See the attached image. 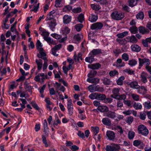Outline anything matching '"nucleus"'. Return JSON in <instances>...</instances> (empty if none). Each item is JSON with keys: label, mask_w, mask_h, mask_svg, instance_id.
I'll return each mask as SVG.
<instances>
[{"label": "nucleus", "mask_w": 151, "mask_h": 151, "mask_svg": "<svg viewBox=\"0 0 151 151\" xmlns=\"http://www.w3.org/2000/svg\"><path fill=\"white\" fill-rule=\"evenodd\" d=\"M57 24L56 23V19H52L50 21V24H49V27L52 31H54V29H55V26Z\"/></svg>", "instance_id": "nucleus-18"}, {"label": "nucleus", "mask_w": 151, "mask_h": 151, "mask_svg": "<svg viewBox=\"0 0 151 151\" xmlns=\"http://www.w3.org/2000/svg\"><path fill=\"white\" fill-rule=\"evenodd\" d=\"M44 39L45 41H47L48 43L52 44L54 43V41L50 37L45 36L44 37Z\"/></svg>", "instance_id": "nucleus-43"}, {"label": "nucleus", "mask_w": 151, "mask_h": 151, "mask_svg": "<svg viewBox=\"0 0 151 151\" xmlns=\"http://www.w3.org/2000/svg\"><path fill=\"white\" fill-rule=\"evenodd\" d=\"M140 89L138 90V93L140 94H145L147 93V90L146 87L143 86H140Z\"/></svg>", "instance_id": "nucleus-22"}, {"label": "nucleus", "mask_w": 151, "mask_h": 151, "mask_svg": "<svg viewBox=\"0 0 151 151\" xmlns=\"http://www.w3.org/2000/svg\"><path fill=\"white\" fill-rule=\"evenodd\" d=\"M24 88L27 91L29 90L32 89V86L29 85L27 82L24 83Z\"/></svg>", "instance_id": "nucleus-54"}, {"label": "nucleus", "mask_w": 151, "mask_h": 151, "mask_svg": "<svg viewBox=\"0 0 151 151\" xmlns=\"http://www.w3.org/2000/svg\"><path fill=\"white\" fill-rule=\"evenodd\" d=\"M134 136V132L132 131H129L128 134V137L129 139H133Z\"/></svg>", "instance_id": "nucleus-49"}, {"label": "nucleus", "mask_w": 151, "mask_h": 151, "mask_svg": "<svg viewBox=\"0 0 151 151\" xmlns=\"http://www.w3.org/2000/svg\"><path fill=\"white\" fill-rule=\"evenodd\" d=\"M122 59L124 60L125 61H127L129 60V55L126 53H124L122 56Z\"/></svg>", "instance_id": "nucleus-52"}, {"label": "nucleus", "mask_w": 151, "mask_h": 151, "mask_svg": "<svg viewBox=\"0 0 151 151\" xmlns=\"http://www.w3.org/2000/svg\"><path fill=\"white\" fill-rule=\"evenodd\" d=\"M97 93H94L89 95V97L91 99H97Z\"/></svg>", "instance_id": "nucleus-55"}, {"label": "nucleus", "mask_w": 151, "mask_h": 151, "mask_svg": "<svg viewBox=\"0 0 151 151\" xmlns=\"http://www.w3.org/2000/svg\"><path fill=\"white\" fill-rule=\"evenodd\" d=\"M116 41L121 45L125 44L127 42V40L124 38L122 39H116Z\"/></svg>", "instance_id": "nucleus-41"}, {"label": "nucleus", "mask_w": 151, "mask_h": 151, "mask_svg": "<svg viewBox=\"0 0 151 151\" xmlns=\"http://www.w3.org/2000/svg\"><path fill=\"white\" fill-rule=\"evenodd\" d=\"M93 131L94 134L93 138L95 140H96V135L99 132V128L97 127H93Z\"/></svg>", "instance_id": "nucleus-39"}, {"label": "nucleus", "mask_w": 151, "mask_h": 151, "mask_svg": "<svg viewBox=\"0 0 151 151\" xmlns=\"http://www.w3.org/2000/svg\"><path fill=\"white\" fill-rule=\"evenodd\" d=\"M118 101L117 103L116 106L118 107L121 108L123 106V102L121 101V100H118Z\"/></svg>", "instance_id": "nucleus-63"}, {"label": "nucleus", "mask_w": 151, "mask_h": 151, "mask_svg": "<svg viewBox=\"0 0 151 151\" xmlns=\"http://www.w3.org/2000/svg\"><path fill=\"white\" fill-rule=\"evenodd\" d=\"M97 72L95 70H91L88 75V77L93 78L97 74Z\"/></svg>", "instance_id": "nucleus-40"}, {"label": "nucleus", "mask_w": 151, "mask_h": 151, "mask_svg": "<svg viewBox=\"0 0 151 151\" xmlns=\"http://www.w3.org/2000/svg\"><path fill=\"white\" fill-rule=\"evenodd\" d=\"M109 74L110 76L111 77H114L116 75H118V73L117 71L115 70H114L111 71L109 72Z\"/></svg>", "instance_id": "nucleus-46"}, {"label": "nucleus", "mask_w": 151, "mask_h": 151, "mask_svg": "<svg viewBox=\"0 0 151 151\" xmlns=\"http://www.w3.org/2000/svg\"><path fill=\"white\" fill-rule=\"evenodd\" d=\"M97 86H95L94 85H90L88 87V89L89 91L91 92L96 91Z\"/></svg>", "instance_id": "nucleus-25"}, {"label": "nucleus", "mask_w": 151, "mask_h": 151, "mask_svg": "<svg viewBox=\"0 0 151 151\" xmlns=\"http://www.w3.org/2000/svg\"><path fill=\"white\" fill-rule=\"evenodd\" d=\"M116 113L115 112L111 111H107L105 113V116L111 119H114L116 116Z\"/></svg>", "instance_id": "nucleus-13"}, {"label": "nucleus", "mask_w": 151, "mask_h": 151, "mask_svg": "<svg viewBox=\"0 0 151 151\" xmlns=\"http://www.w3.org/2000/svg\"><path fill=\"white\" fill-rule=\"evenodd\" d=\"M39 30L40 31V33L44 37L45 36L47 37L49 35V33L48 32L44 31L43 29L42 28H40Z\"/></svg>", "instance_id": "nucleus-34"}, {"label": "nucleus", "mask_w": 151, "mask_h": 151, "mask_svg": "<svg viewBox=\"0 0 151 151\" xmlns=\"http://www.w3.org/2000/svg\"><path fill=\"white\" fill-rule=\"evenodd\" d=\"M131 96L132 98L136 101H139V96L136 94H132Z\"/></svg>", "instance_id": "nucleus-58"}, {"label": "nucleus", "mask_w": 151, "mask_h": 151, "mask_svg": "<svg viewBox=\"0 0 151 151\" xmlns=\"http://www.w3.org/2000/svg\"><path fill=\"white\" fill-rule=\"evenodd\" d=\"M100 79L97 78H92V83L97 84L99 83Z\"/></svg>", "instance_id": "nucleus-61"}, {"label": "nucleus", "mask_w": 151, "mask_h": 151, "mask_svg": "<svg viewBox=\"0 0 151 151\" xmlns=\"http://www.w3.org/2000/svg\"><path fill=\"white\" fill-rule=\"evenodd\" d=\"M67 108L68 114L70 116H71L73 113V104L72 103V100L71 99H70L68 101L67 104Z\"/></svg>", "instance_id": "nucleus-5"}, {"label": "nucleus", "mask_w": 151, "mask_h": 151, "mask_svg": "<svg viewBox=\"0 0 151 151\" xmlns=\"http://www.w3.org/2000/svg\"><path fill=\"white\" fill-rule=\"evenodd\" d=\"M43 60H44V63L43 65V71H45L47 67L48 60L47 58H44Z\"/></svg>", "instance_id": "nucleus-33"}, {"label": "nucleus", "mask_w": 151, "mask_h": 151, "mask_svg": "<svg viewBox=\"0 0 151 151\" xmlns=\"http://www.w3.org/2000/svg\"><path fill=\"white\" fill-rule=\"evenodd\" d=\"M62 31L63 34L66 35L70 32V29L68 27H66L63 28Z\"/></svg>", "instance_id": "nucleus-36"}, {"label": "nucleus", "mask_w": 151, "mask_h": 151, "mask_svg": "<svg viewBox=\"0 0 151 151\" xmlns=\"http://www.w3.org/2000/svg\"><path fill=\"white\" fill-rule=\"evenodd\" d=\"M131 49L133 51L138 52L141 50L140 47L138 45L136 44L132 45L131 47Z\"/></svg>", "instance_id": "nucleus-17"}, {"label": "nucleus", "mask_w": 151, "mask_h": 151, "mask_svg": "<svg viewBox=\"0 0 151 151\" xmlns=\"http://www.w3.org/2000/svg\"><path fill=\"white\" fill-rule=\"evenodd\" d=\"M127 84L133 88L137 89L140 88V86L138 85V82L136 81H132L130 83L128 82Z\"/></svg>", "instance_id": "nucleus-10"}, {"label": "nucleus", "mask_w": 151, "mask_h": 151, "mask_svg": "<svg viewBox=\"0 0 151 151\" xmlns=\"http://www.w3.org/2000/svg\"><path fill=\"white\" fill-rule=\"evenodd\" d=\"M144 17V13L142 12H140L137 14L136 15V18L138 19L142 20Z\"/></svg>", "instance_id": "nucleus-32"}, {"label": "nucleus", "mask_w": 151, "mask_h": 151, "mask_svg": "<svg viewBox=\"0 0 151 151\" xmlns=\"http://www.w3.org/2000/svg\"><path fill=\"white\" fill-rule=\"evenodd\" d=\"M128 34V33L127 32L125 31L121 33L118 34L117 35V36L119 38H122Z\"/></svg>", "instance_id": "nucleus-31"}, {"label": "nucleus", "mask_w": 151, "mask_h": 151, "mask_svg": "<svg viewBox=\"0 0 151 151\" xmlns=\"http://www.w3.org/2000/svg\"><path fill=\"white\" fill-rule=\"evenodd\" d=\"M128 3L129 6L131 7H134L136 5L137 3V1H135V0H128Z\"/></svg>", "instance_id": "nucleus-30"}, {"label": "nucleus", "mask_w": 151, "mask_h": 151, "mask_svg": "<svg viewBox=\"0 0 151 151\" xmlns=\"http://www.w3.org/2000/svg\"><path fill=\"white\" fill-rule=\"evenodd\" d=\"M129 30L132 33L135 34L137 32L138 29L135 26H133L130 27Z\"/></svg>", "instance_id": "nucleus-27"}, {"label": "nucleus", "mask_w": 151, "mask_h": 151, "mask_svg": "<svg viewBox=\"0 0 151 151\" xmlns=\"http://www.w3.org/2000/svg\"><path fill=\"white\" fill-rule=\"evenodd\" d=\"M91 6L93 9L96 10H99L101 8V7L99 5L95 4H91Z\"/></svg>", "instance_id": "nucleus-44"}, {"label": "nucleus", "mask_w": 151, "mask_h": 151, "mask_svg": "<svg viewBox=\"0 0 151 151\" xmlns=\"http://www.w3.org/2000/svg\"><path fill=\"white\" fill-rule=\"evenodd\" d=\"M106 136L108 139L110 140H112L114 139L115 137V134L113 131H108L106 132Z\"/></svg>", "instance_id": "nucleus-8"}, {"label": "nucleus", "mask_w": 151, "mask_h": 151, "mask_svg": "<svg viewBox=\"0 0 151 151\" xmlns=\"http://www.w3.org/2000/svg\"><path fill=\"white\" fill-rule=\"evenodd\" d=\"M142 144V145H144L142 142L140 140H135L133 141V145L137 147L140 145Z\"/></svg>", "instance_id": "nucleus-35"}, {"label": "nucleus", "mask_w": 151, "mask_h": 151, "mask_svg": "<svg viewBox=\"0 0 151 151\" xmlns=\"http://www.w3.org/2000/svg\"><path fill=\"white\" fill-rule=\"evenodd\" d=\"M35 62L37 66L38 70H41L42 66V60L41 59H36L35 60Z\"/></svg>", "instance_id": "nucleus-16"}, {"label": "nucleus", "mask_w": 151, "mask_h": 151, "mask_svg": "<svg viewBox=\"0 0 151 151\" xmlns=\"http://www.w3.org/2000/svg\"><path fill=\"white\" fill-rule=\"evenodd\" d=\"M71 17L68 15H65L63 17V21L64 23L68 24L71 20Z\"/></svg>", "instance_id": "nucleus-21"}, {"label": "nucleus", "mask_w": 151, "mask_h": 151, "mask_svg": "<svg viewBox=\"0 0 151 151\" xmlns=\"http://www.w3.org/2000/svg\"><path fill=\"white\" fill-rule=\"evenodd\" d=\"M88 40H89L92 42L94 43L98 42L95 40V37L96 35L93 32H90L88 34Z\"/></svg>", "instance_id": "nucleus-11"}, {"label": "nucleus", "mask_w": 151, "mask_h": 151, "mask_svg": "<svg viewBox=\"0 0 151 151\" xmlns=\"http://www.w3.org/2000/svg\"><path fill=\"white\" fill-rule=\"evenodd\" d=\"M139 68L140 69L141 67L142 66L143 64L146 63L147 65H149L150 64V61L148 59L146 58L141 59L139 58Z\"/></svg>", "instance_id": "nucleus-7"}, {"label": "nucleus", "mask_w": 151, "mask_h": 151, "mask_svg": "<svg viewBox=\"0 0 151 151\" xmlns=\"http://www.w3.org/2000/svg\"><path fill=\"white\" fill-rule=\"evenodd\" d=\"M101 66V65L98 63L88 65V67L89 68L93 69H97L100 68Z\"/></svg>", "instance_id": "nucleus-19"}, {"label": "nucleus", "mask_w": 151, "mask_h": 151, "mask_svg": "<svg viewBox=\"0 0 151 151\" xmlns=\"http://www.w3.org/2000/svg\"><path fill=\"white\" fill-rule=\"evenodd\" d=\"M97 99L99 100H104L106 99V96L104 94H100L97 93Z\"/></svg>", "instance_id": "nucleus-26"}, {"label": "nucleus", "mask_w": 151, "mask_h": 151, "mask_svg": "<svg viewBox=\"0 0 151 151\" xmlns=\"http://www.w3.org/2000/svg\"><path fill=\"white\" fill-rule=\"evenodd\" d=\"M146 115L144 113H140L139 118L142 120H144L146 118Z\"/></svg>", "instance_id": "nucleus-60"}, {"label": "nucleus", "mask_w": 151, "mask_h": 151, "mask_svg": "<svg viewBox=\"0 0 151 151\" xmlns=\"http://www.w3.org/2000/svg\"><path fill=\"white\" fill-rule=\"evenodd\" d=\"M116 129L118 130V132H119L120 134H122L123 133V130L120 126H117L116 127Z\"/></svg>", "instance_id": "nucleus-62"}, {"label": "nucleus", "mask_w": 151, "mask_h": 151, "mask_svg": "<svg viewBox=\"0 0 151 151\" xmlns=\"http://www.w3.org/2000/svg\"><path fill=\"white\" fill-rule=\"evenodd\" d=\"M97 19V17L96 16L91 15L90 17L89 20L91 22H96Z\"/></svg>", "instance_id": "nucleus-42"}, {"label": "nucleus", "mask_w": 151, "mask_h": 151, "mask_svg": "<svg viewBox=\"0 0 151 151\" xmlns=\"http://www.w3.org/2000/svg\"><path fill=\"white\" fill-rule=\"evenodd\" d=\"M120 147L118 144L114 143L111 144V145H107L106 146V151H119Z\"/></svg>", "instance_id": "nucleus-3"}, {"label": "nucleus", "mask_w": 151, "mask_h": 151, "mask_svg": "<svg viewBox=\"0 0 151 151\" xmlns=\"http://www.w3.org/2000/svg\"><path fill=\"white\" fill-rule=\"evenodd\" d=\"M82 55V54L81 52H79L78 55L75 54L74 55V60L76 61V62H79L80 59L81 60H83Z\"/></svg>", "instance_id": "nucleus-24"}, {"label": "nucleus", "mask_w": 151, "mask_h": 151, "mask_svg": "<svg viewBox=\"0 0 151 151\" xmlns=\"http://www.w3.org/2000/svg\"><path fill=\"white\" fill-rule=\"evenodd\" d=\"M112 19L116 20H122L124 17L123 13L119 11H116L113 12L111 14Z\"/></svg>", "instance_id": "nucleus-2"}, {"label": "nucleus", "mask_w": 151, "mask_h": 151, "mask_svg": "<svg viewBox=\"0 0 151 151\" xmlns=\"http://www.w3.org/2000/svg\"><path fill=\"white\" fill-rule=\"evenodd\" d=\"M137 63V61L134 59L129 60V64L132 66L135 65Z\"/></svg>", "instance_id": "nucleus-57"}, {"label": "nucleus", "mask_w": 151, "mask_h": 151, "mask_svg": "<svg viewBox=\"0 0 151 151\" xmlns=\"http://www.w3.org/2000/svg\"><path fill=\"white\" fill-rule=\"evenodd\" d=\"M78 20L80 23H82L84 20V16L83 14H81L78 18Z\"/></svg>", "instance_id": "nucleus-50"}, {"label": "nucleus", "mask_w": 151, "mask_h": 151, "mask_svg": "<svg viewBox=\"0 0 151 151\" xmlns=\"http://www.w3.org/2000/svg\"><path fill=\"white\" fill-rule=\"evenodd\" d=\"M148 76L147 73L145 72H142L140 75V79L141 81L144 83H146L147 82V77Z\"/></svg>", "instance_id": "nucleus-9"}, {"label": "nucleus", "mask_w": 151, "mask_h": 151, "mask_svg": "<svg viewBox=\"0 0 151 151\" xmlns=\"http://www.w3.org/2000/svg\"><path fill=\"white\" fill-rule=\"evenodd\" d=\"M55 17V15H52V14H50V13H49V14L47 15V17L45 19L46 21L48 20H51L52 19H54V17Z\"/></svg>", "instance_id": "nucleus-53"}, {"label": "nucleus", "mask_w": 151, "mask_h": 151, "mask_svg": "<svg viewBox=\"0 0 151 151\" xmlns=\"http://www.w3.org/2000/svg\"><path fill=\"white\" fill-rule=\"evenodd\" d=\"M31 104L32 105V106L35 109H36L37 110H39V108L38 106L37 105L34 101H32L31 103Z\"/></svg>", "instance_id": "nucleus-59"}, {"label": "nucleus", "mask_w": 151, "mask_h": 151, "mask_svg": "<svg viewBox=\"0 0 151 151\" xmlns=\"http://www.w3.org/2000/svg\"><path fill=\"white\" fill-rule=\"evenodd\" d=\"M82 37V35H80L79 34L75 35L74 37V40L76 42L79 41L81 39V38Z\"/></svg>", "instance_id": "nucleus-51"}, {"label": "nucleus", "mask_w": 151, "mask_h": 151, "mask_svg": "<svg viewBox=\"0 0 151 151\" xmlns=\"http://www.w3.org/2000/svg\"><path fill=\"white\" fill-rule=\"evenodd\" d=\"M144 107L147 109H150L151 108V102L149 101H146L143 104Z\"/></svg>", "instance_id": "nucleus-38"}, {"label": "nucleus", "mask_w": 151, "mask_h": 151, "mask_svg": "<svg viewBox=\"0 0 151 151\" xmlns=\"http://www.w3.org/2000/svg\"><path fill=\"white\" fill-rule=\"evenodd\" d=\"M43 127L44 130V132L45 133V134H46L47 132L46 130L48 129V128L47 127V122L46 119H45L44 121Z\"/></svg>", "instance_id": "nucleus-47"}, {"label": "nucleus", "mask_w": 151, "mask_h": 151, "mask_svg": "<svg viewBox=\"0 0 151 151\" xmlns=\"http://www.w3.org/2000/svg\"><path fill=\"white\" fill-rule=\"evenodd\" d=\"M138 29L139 33L143 35L148 33L149 31L148 29L142 26L139 27H138Z\"/></svg>", "instance_id": "nucleus-14"}, {"label": "nucleus", "mask_w": 151, "mask_h": 151, "mask_svg": "<svg viewBox=\"0 0 151 151\" xmlns=\"http://www.w3.org/2000/svg\"><path fill=\"white\" fill-rule=\"evenodd\" d=\"M83 25L81 24H76L75 26V28L78 32L81 31V29L82 28Z\"/></svg>", "instance_id": "nucleus-48"}, {"label": "nucleus", "mask_w": 151, "mask_h": 151, "mask_svg": "<svg viewBox=\"0 0 151 151\" xmlns=\"http://www.w3.org/2000/svg\"><path fill=\"white\" fill-rule=\"evenodd\" d=\"M102 122L104 124L107 126H109L111 124L110 119L106 117L103 118Z\"/></svg>", "instance_id": "nucleus-20"}, {"label": "nucleus", "mask_w": 151, "mask_h": 151, "mask_svg": "<svg viewBox=\"0 0 151 151\" xmlns=\"http://www.w3.org/2000/svg\"><path fill=\"white\" fill-rule=\"evenodd\" d=\"M117 63L121 64L119 65V66L121 67L124 66L125 65V63L124 62H122V60L121 58H119L116 60Z\"/></svg>", "instance_id": "nucleus-56"}, {"label": "nucleus", "mask_w": 151, "mask_h": 151, "mask_svg": "<svg viewBox=\"0 0 151 151\" xmlns=\"http://www.w3.org/2000/svg\"><path fill=\"white\" fill-rule=\"evenodd\" d=\"M104 102L105 103H111L113 99L109 97L106 98L104 100Z\"/></svg>", "instance_id": "nucleus-64"}, {"label": "nucleus", "mask_w": 151, "mask_h": 151, "mask_svg": "<svg viewBox=\"0 0 151 151\" xmlns=\"http://www.w3.org/2000/svg\"><path fill=\"white\" fill-rule=\"evenodd\" d=\"M138 130L139 134L145 136H146L149 133V131L146 127L143 124H141L138 127Z\"/></svg>", "instance_id": "nucleus-4"}, {"label": "nucleus", "mask_w": 151, "mask_h": 151, "mask_svg": "<svg viewBox=\"0 0 151 151\" xmlns=\"http://www.w3.org/2000/svg\"><path fill=\"white\" fill-rule=\"evenodd\" d=\"M126 38L127 40V42H128L135 43L137 42V40L134 35H132L131 36H128Z\"/></svg>", "instance_id": "nucleus-12"}, {"label": "nucleus", "mask_w": 151, "mask_h": 151, "mask_svg": "<svg viewBox=\"0 0 151 151\" xmlns=\"http://www.w3.org/2000/svg\"><path fill=\"white\" fill-rule=\"evenodd\" d=\"M97 109L102 112H107L108 111V107L105 106L100 105L98 107Z\"/></svg>", "instance_id": "nucleus-23"}, {"label": "nucleus", "mask_w": 151, "mask_h": 151, "mask_svg": "<svg viewBox=\"0 0 151 151\" xmlns=\"http://www.w3.org/2000/svg\"><path fill=\"white\" fill-rule=\"evenodd\" d=\"M133 107L136 110L141 109L142 107V105L141 104L136 102L134 104Z\"/></svg>", "instance_id": "nucleus-45"}, {"label": "nucleus", "mask_w": 151, "mask_h": 151, "mask_svg": "<svg viewBox=\"0 0 151 151\" xmlns=\"http://www.w3.org/2000/svg\"><path fill=\"white\" fill-rule=\"evenodd\" d=\"M101 81H102L103 83L105 85H109L111 84V81H110L109 79L106 78H102Z\"/></svg>", "instance_id": "nucleus-28"}, {"label": "nucleus", "mask_w": 151, "mask_h": 151, "mask_svg": "<svg viewBox=\"0 0 151 151\" xmlns=\"http://www.w3.org/2000/svg\"><path fill=\"white\" fill-rule=\"evenodd\" d=\"M39 53L40 54H37V56L39 58L42 59L43 60L44 58H47L46 57V54L45 52H40Z\"/></svg>", "instance_id": "nucleus-37"}, {"label": "nucleus", "mask_w": 151, "mask_h": 151, "mask_svg": "<svg viewBox=\"0 0 151 151\" xmlns=\"http://www.w3.org/2000/svg\"><path fill=\"white\" fill-rule=\"evenodd\" d=\"M90 56L87 57L85 59V61L90 63H91L94 60V56L92 55H90Z\"/></svg>", "instance_id": "nucleus-29"}, {"label": "nucleus", "mask_w": 151, "mask_h": 151, "mask_svg": "<svg viewBox=\"0 0 151 151\" xmlns=\"http://www.w3.org/2000/svg\"><path fill=\"white\" fill-rule=\"evenodd\" d=\"M102 53L101 49H94L89 53V55H92L93 56Z\"/></svg>", "instance_id": "nucleus-15"}, {"label": "nucleus", "mask_w": 151, "mask_h": 151, "mask_svg": "<svg viewBox=\"0 0 151 151\" xmlns=\"http://www.w3.org/2000/svg\"><path fill=\"white\" fill-rule=\"evenodd\" d=\"M113 94L111 95V97L117 100H124L126 98V96L125 94L119 95V89L117 88H114L112 90Z\"/></svg>", "instance_id": "nucleus-1"}, {"label": "nucleus", "mask_w": 151, "mask_h": 151, "mask_svg": "<svg viewBox=\"0 0 151 151\" xmlns=\"http://www.w3.org/2000/svg\"><path fill=\"white\" fill-rule=\"evenodd\" d=\"M103 26V24L101 23L97 22L92 24L91 27V29L92 30H99L101 29Z\"/></svg>", "instance_id": "nucleus-6"}]
</instances>
